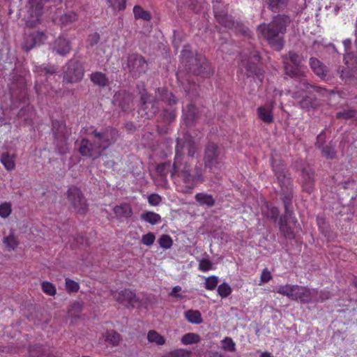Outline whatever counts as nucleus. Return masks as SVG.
Here are the masks:
<instances>
[{"label": "nucleus", "instance_id": "a211bd4d", "mask_svg": "<svg viewBox=\"0 0 357 357\" xmlns=\"http://www.w3.org/2000/svg\"><path fill=\"white\" fill-rule=\"evenodd\" d=\"M47 0H29L30 10H29L30 16L33 20L28 21L30 26H35L39 22L40 17L43 13V5Z\"/></svg>", "mask_w": 357, "mask_h": 357}, {"label": "nucleus", "instance_id": "a878e982", "mask_svg": "<svg viewBox=\"0 0 357 357\" xmlns=\"http://www.w3.org/2000/svg\"><path fill=\"white\" fill-rule=\"evenodd\" d=\"M183 111V116L188 121V123H194L199 117V111L192 103L188 104Z\"/></svg>", "mask_w": 357, "mask_h": 357}, {"label": "nucleus", "instance_id": "2f4dec72", "mask_svg": "<svg viewBox=\"0 0 357 357\" xmlns=\"http://www.w3.org/2000/svg\"><path fill=\"white\" fill-rule=\"evenodd\" d=\"M288 1L289 0H266L268 8L274 13L284 8L287 6Z\"/></svg>", "mask_w": 357, "mask_h": 357}, {"label": "nucleus", "instance_id": "4d7b16f0", "mask_svg": "<svg viewBox=\"0 0 357 357\" xmlns=\"http://www.w3.org/2000/svg\"><path fill=\"white\" fill-rule=\"evenodd\" d=\"M66 287L69 292H76L79 289V284L75 281L66 278Z\"/></svg>", "mask_w": 357, "mask_h": 357}, {"label": "nucleus", "instance_id": "69168bd1", "mask_svg": "<svg viewBox=\"0 0 357 357\" xmlns=\"http://www.w3.org/2000/svg\"><path fill=\"white\" fill-rule=\"evenodd\" d=\"M271 274L267 270V268L264 269L261 274V281L262 282H268L271 279Z\"/></svg>", "mask_w": 357, "mask_h": 357}, {"label": "nucleus", "instance_id": "a18cd8bd", "mask_svg": "<svg viewBox=\"0 0 357 357\" xmlns=\"http://www.w3.org/2000/svg\"><path fill=\"white\" fill-rule=\"evenodd\" d=\"M12 213V205L10 202H3L0 204V217L7 218Z\"/></svg>", "mask_w": 357, "mask_h": 357}, {"label": "nucleus", "instance_id": "ddd939ff", "mask_svg": "<svg viewBox=\"0 0 357 357\" xmlns=\"http://www.w3.org/2000/svg\"><path fill=\"white\" fill-rule=\"evenodd\" d=\"M68 197L72 206L77 213L84 214L86 212L88 208L86 201L83 197L81 191L78 188L75 187L69 188Z\"/></svg>", "mask_w": 357, "mask_h": 357}, {"label": "nucleus", "instance_id": "6ab92c4d", "mask_svg": "<svg viewBox=\"0 0 357 357\" xmlns=\"http://www.w3.org/2000/svg\"><path fill=\"white\" fill-rule=\"evenodd\" d=\"M178 142L181 144L179 148V155H181V156L184 158L190 159V158H192L197 151V148L194 142L190 139H185L184 142H183L181 139H178L176 148L178 146ZM190 160H192V159Z\"/></svg>", "mask_w": 357, "mask_h": 357}, {"label": "nucleus", "instance_id": "13d9d810", "mask_svg": "<svg viewBox=\"0 0 357 357\" xmlns=\"http://www.w3.org/2000/svg\"><path fill=\"white\" fill-rule=\"evenodd\" d=\"M213 268V264L208 259H202L199 263V269L203 272L208 271Z\"/></svg>", "mask_w": 357, "mask_h": 357}, {"label": "nucleus", "instance_id": "680f3d73", "mask_svg": "<svg viewBox=\"0 0 357 357\" xmlns=\"http://www.w3.org/2000/svg\"><path fill=\"white\" fill-rule=\"evenodd\" d=\"M82 310V305L79 302L73 303L70 308L68 310V313L70 316H73L75 314L81 312Z\"/></svg>", "mask_w": 357, "mask_h": 357}, {"label": "nucleus", "instance_id": "f3484780", "mask_svg": "<svg viewBox=\"0 0 357 357\" xmlns=\"http://www.w3.org/2000/svg\"><path fill=\"white\" fill-rule=\"evenodd\" d=\"M315 294L316 289L297 285L293 301H300L302 303H314Z\"/></svg>", "mask_w": 357, "mask_h": 357}, {"label": "nucleus", "instance_id": "39448f33", "mask_svg": "<svg viewBox=\"0 0 357 357\" xmlns=\"http://www.w3.org/2000/svg\"><path fill=\"white\" fill-rule=\"evenodd\" d=\"M272 167L281 188V199L284 207L287 208V207L291 206L292 204L293 192L291 178L289 176L285 165L282 162L273 159Z\"/></svg>", "mask_w": 357, "mask_h": 357}, {"label": "nucleus", "instance_id": "c85d7f7f", "mask_svg": "<svg viewBox=\"0 0 357 357\" xmlns=\"http://www.w3.org/2000/svg\"><path fill=\"white\" fill-rule=\"evenodd\" d=\"M297 285H292V284H285L280 286L276 290L275 292H277L279 294L286 296L289 299L293 300L294 296L295 294V291L296 289Z\"/></svg>", "mask_w": 357, "mask_h": 357}, {"label": "nucleus", "instance_id": "58836bf2", "mask_svg": "<svg viewBox=\"0 0 357 357\" xmlns=\"http://www.w3.org/2000/svg\"><path fill=\"white\" fill-rule=\"evenodd\" d=\"M192 352L184 349H177L166 353L162 357H190Z\"/></svg>", "mask_w": 357, "mask_h": 357}, {"label": "nucleus", "instance_id": "20e7f679", "mask_svg": "<svg viewBox=\"0 0 357 357\" xmlns=\"http://www.w3.org/2000/svg\"><path fill=\"white\" fill-rule=\"evenodd\" d=\"M181 59L186 70L193 75L207 77L213 73L208 61L204 57L195 56L189 46H185L183 49Z\"/></svg>", "mask_w": 357, "mask_h": 357}, {"label": "nucleus", "instance_id": "c9c22d12", "mask_svg": "<svg viewBox=\"0 0 357 357\" xmlns=\"http://www.w3.org/2000/svg\"><path fill=\"white\" fill-rule=\"evenodd\" d=\"M344 63L346 67L357 70V54L349 52L344 56Z\"/></svg>", "mask_w": 357, "mask_h": 357}, {"label": "nucleus", "instance_id": "e433bc0d", "mask_svg": "<svg viewBox=\"0 0 357 357\" xmlns=\"http://www.w3.org/2000/svg\"><path fill=\"white\" fill-rule=\"evenodd\" d=\"M213 13L216 20L222 17H225L227 15V8L221 2L216 1L213 3Z\"/></svg>", "mask_w": 357, "mask_h": 357}, {"label": "nucleus", "instance_id": "1a4fd4ad", "mask_svg": "<svg viewBox=\"0 0 357 357\" xmlns=\"http://www.w3.org/2000/svg\"><path fill=\"white\" fill-rule=\"evenodd\" d=\"M52 131L55 139L56 150L60 154H65L68 151L67 137L68 132L66 125L58 121L52 122Z\"/></svg>", "mask_w": 357, "mask_h": 357}, {"label": "nucleus", "instance_id": "4468645a", "mask_svg": "<svg viewBox=\"0 0 357 357\" xmlns=\"http://www.w3.org/2000/svg\"><path fill=\"white\" fill-rule=\"evenodd\" d=\"M84 76L82 66L77 61H70L64 72V79L69 83L79 82Z\"/></svg>", "mask_w": 357, "mask_h": 357}, {"label": "nucleus", "instance_id": "412c9836", "mask_svg": "<svg viewBox=\"0 0 357 357\" xmlns=\"http://www.w3.org/2000/svg\"><path fill=\"white\" fill-rule=\"evenodd\" d=\"M273 103H268L259 107L257 109L259 118L266 123H271L273 121Z\"/></svg>", "mask_w": 357, "mask_h": 357}, {"label": "nucleus", "instance_id": "9b49d317", "mask_svg": "<svg viewBox=\"0 0 357 357\" xmlns=\"http://www.w3.org/2000/svg\"><path fill=\"white\" fill-rule=\"evenodd\" d=\"M111 294L117 302L127 307H139L142 305V301L130 290L112 291Z\"/></svg>", "mask_w": 357, "mask_h": 357}, {"label": "nucleus", "instance_id": "37998d69", "mask_svg": "<svg viewBox=\"0 0 357 357\" xmlns=\"http://www.w3.org/2000/svg\"><path fill=\"white\" fill-rule=\"evenodd\" d=\"M222 349L234 352L236 351V344L231 337H226L222 341Z\"/></svg>", "mask_w": 357, "mask_h": 357}, {"label": "nucleus", "instance_id": "aec40b11", "mask_svg": "<svg viewBox=\"0 0 357 357\" xmlns=\"http://www.w3.org/2000/svg\"><path fill=\"white\" fill-rule=\"evenodd\" d=\"M337 73L340 79L347 84L357 85V70L348 67L339 66Z\"/></svg>", "mask_w": 357, "mask_h": 357}, {"label": "nucleus", "instance_id": "f03ea898", "mask_svg": "<svg viewBox=\"0 0 357 357\" xmlns=\"http://www.w3.org/2000/svg\"><path fill=\"white\" fill-rule=\"evenodd\" d=\"M118 131L107 128L102 131L94 130L89 134L92 139H83L79 146V153L93 160L98 158L102 152L114 144L118 138Z\"/></svg>", "mask_w": 357, "mask_h": 357}, {"label": "nucleus", "instance_id": "7c9ffc66", "mask_svg": "<svg viewBox=\"0 0 357 357\" xmlns=\"http://www.w3.org/2000/svg\"><path fill=\"white\" fill-rule=\"evenodd\" d=\"M113 211L118 218H128L132 213L130 206L126 204L115 206Z\"/></svg>", "mask_w": 357, "mask_h": 357}, {"label": "nucleus", "instance_id": "423d86ee", "mask_svg": "<svg viewBox=\"0 0 357 357\" xmlns=\"http://www.w3.org/2000/svg\"><path fill=\"white\" fill-rule=\"evenodd\" d=\"M299 66H292L288 63H284V68L285 74L290 77L295 79L299 82V88L301 90H309L312 89L313 91L319 94L321 96H327L329 93L328 90L325 88H322L318 86L312 85L309 84L305 79V73L298 68Z\"/></svg>", "mask_w": 357, "mask_h": 357}, {"label": "nucleus", "instance_id": "5fc2aeb1", "mask_svg": "<svg viewBox=\"0 0 357 357\" xmlns=\"http://www.w3.org/2000/svg\"><path fill=\"white\" fill-rule=\"evenodd\" d=\"M77 20V15L75 13H69L62 15L60 21L63 25H66Z\"/></svg>", "mask_w": 357, "mask_h": 357}, {"label": "nucleus", "instance_id": "79ce46f5", "mask_svg": "<svg viewBox=\"0 0 357 357\" xmlns=\"http://www.w3.org/2000/svg\"><path fill=\"white\" fill-rule=\"evenodd\" d=\"M188 84L185 86V92L190 97L195 98L199 96V86L195 83H190L188 79Z\"/></svg>", "mask_w": 357, "mask_h": 357}, {"label": "nucleus", "instance_id": "3c124183", "mask_svg": "<svg viewBox=\"0 0 357 357\" xmlns=\"http://www.w3.org/2000/svg\"><path fill=\"white\" fill-rule=\"evenodd\" d=\"M221 25L225 27L231 28L234 26V22L231 16L228 14L225 17H222L216 20Z\"/></svg>", "mask_w": 357, "mask_h": 357}, {"label": "nucleus", "instance_id": "338daca9", "mask_svg": "<svg viewBox=\"0 0 357 357\" xmlns=\"http://www.w3.org/2000/svg\"><path fill=\"white\" fill-rule=\"evenodd\" d=\"M100 36L97 33H93L89 36L88 41L91 45H94L98 43Z\"/></svg>", "mask_w": 357, "mask_h": 357}, {"label": "nucleus", "instance_id": "09e8293b", "mask_svg": "<svg viewBox=\"0 0 357 357\" xmlns=\"http://www.w3.org/2000/svg\"><path fill=\"white\" fill-rule=\"evenodd\" d=\"M217 291L218 294L222 298L227 297L231 293V289L230 286L226 282H223L220 284L218 287Z\"/></svg>", "mask_w": 357, "mask_h": 357}, {"label": "nucleus", "instance_id": "6e6d98bb", "mask_svg": "<svg viewBox=\"0 0 357 357\" xmlns=\"http://www.w3.org/2000/svg\"><path fill=\"white\" fill-rule=\"evenodd\" d=\"M288 58L294 66H300L301 65L303 58L297 53L289 52L288 54Z\"/></svg>", "mask_w": 357, "mask_h": 357}, {"label": "nucleus", "instance_id": "a19ab883", "mask_svg": "<svg viewBox=\"0 0 357 357\" xmlns=\"http://www.w3.org/2000/svg\"><path fill=\"white\" fill-rule=\"evenodd\" d=\"M34 72L38 74L39 76H43L45 75H52L55 73L56 69L54 66H36L34 68Z\"/></svg>", "mask_w": 357, "mask_h": 357}, {"label": "nucleus", "instance_id": "f704fd0d", "mask_svg": "<svg viewBox=\"0 0 357 357\" xmlns=\"http://www.w3.org/2000/svg\"><path fill=\"white\" fill-rule=\"evenodd\" d=\"M185 317L192 324H199L203 322L202 314L198 310H190L185 312Z\"/></svg>", "mask_w": 357, "mask_h": 357}, {"label": "nucleus", "instance_id": "de8ad7c7", "mask_svg": "<svg viewBox=\"0 0 357 357\" xmlns=\"http://www.w3.org/2000/svg\"><path fill=\"white\" fill-rule=\"evenodd\" d=\"M319 105L316 99L312 101V98L310 97H306L300 102L301 107L308 109L310 107H316Z\"/></svg>", "mask_w": 357, "mask_h": 357}, {"label": "nucleus", "instance_id": "473e14b6", "mask_svg": "<svg viewBox=\"0 0 357 357\" xmlns=\"http://www.w3.org/2000/svg\"><path fill=\"white\" fill-rule=\"evenodd\" d=\"M3 242L8 251L14 250L18 246V241L13 230L10 231L8 236L3 238Z\"/></svg>", "mask_w": 357, "mask_h": 357}, {"label": "nucleus", "instance_id": "49530a36", "mask_svg": "<svg viewBox=\"0 0 357 357\" xmlns=\"http://www.w3.org/2000/svg\"><path fill=\"white\" fill-rule=\"evenodd\" d=\"M218 278L215 275H212L206 278L204 282V287L208 290H214L218 284Z\"/></svg>", "mask_w": 357, "mask_h": 357}, {"label": "nucleus", "instance_id": "c756f323", "mask_svg": "<svg viewBox=\"0 0 357 357\" xmlns=\"http://www.w3.org/2000/svg\"><path fill=\"white\" fill-rule=\"evenodd\" d=\"M105 340L114 347L118 346L121 341V336L115 331H107L105 335Z\"/></svg>", "mask_w": 357, "mask_h": 357}, {"label": "nucleus", "instance_id": "b1692460", "mask_svg": "<svg viewBox=\"0 0 357 357\" xmlns=\"http://www.w3.org/2000/svg\"><path fill=\"white\" fill-rule=\"evenodd\" d=\"M54 50L60 55L67 54L70 50L69 41L63 37H59L55 41Z\"/></svg>", "mask_w": 357, "mask_h": 357}, {"label": "nucleus", "instance_id": "f8f14e48", "mask_svg": "<svg viewBox=\"0 0 357 357\" xmlns=\"http://www.w3.org/2000/svg\"><path fill=\"white\" fill-rule=\"evenodd\" d=\"M161 101L168 103L169 107L163 109L161 114L163 122L165 124H169L175 119V112L172 106L177 102V99L171 92L164 91L160 94Z\"/></svg>", "mask_w": 357, "mask_h": 357}, {"label": "nucleus", "instance_id": "603ef678", "mask_svg": "<svg viewBox=\"0 0 357 357\" xmlns=\"http://www.w3.org/2000/svg\"><path fill=\"white\" fill-rule=\"evenodd\" d=\"M109 6L114 10H123L126 8V0H107Z\"/></svg>", "mask_w": 357, "mask_h": 357}, {"label": "nucleus", "instance_id": "2eb2a0df", "mask_svg": "<svg viewBox=\"0 0 357 357\" xmlns=\"http://www.w3.org/2000/svg\"><path fill=\"white\" fill-rule=\"evenodd\" d=\"M147 67L146 61L137 54H131L128 57L127 63L124 65V68L135 74H140L145 72Z\"/></svg>", "mask_w": 357, "mask_h": 357}, {"label": "nucleus", "instance_id": "5701e85b", "mask_svg": "<svg viewBox=\"0 0 357 357\" xmlns=\"http://www.w3.org/2000/svg\"><path fill=\"white\" fill-rule=\"evenodd\" d=\"M303 188L305 191L311 193L314 187V173L311 169L302 170Z\"/></svg>", "mask_w": 357, "mask_h": 357}, {"label": "nucleus", "instance_id": "393cba45", "mask_svg": "<svg viewBox=\"0 0 357 357\" xmlns=\"http://www.w3.org/2000/svg\"><path fill=\"white\" fill-rule=\"evenodd\" d=\"M29 39L31 40V43H26L24 47L26 50H31L36 45H40L43 44L47 39L46 35L43 32H34L29 35Z\"/></svg>", "mask_w": 357, "mask_h": 357}, {"label": "nucleus", "instance_id": "864d4df0", "mask_svg": "<svg viewBox=\"0 0 357 357\" xmlns=\"http://www.w3.org/2000/svg\"><path fill=\"white\" fill-rule=\"evenodd\" d=\"M42 289L43 291L50 295V296H54L56 294V288L51 283V282H43L42 283Z\"/></svg>", "mask_w": 357, "mask_h": 357}, {"label": "nucleus", "instance_id": "bf43d9fd", "mask_svg": "<svg viewBox=\"0 0 357 357\" xmlns=\"http://www.w3.org/2000/svg\"><path fill=\"white\" fill-rule=\"evenodd\" d=\"M142 219L152 225L156 222V215L153 212H146L142 214Z\"/></svg>", "mask_w": 357, "mask_h": 357}, {"label": "nucleus", "instance_id": "0eeeda50", "mask_svg": "<svg viewBox=\"0 0 357 357\" xmlns=\"http://www.w3.org/2000/svg\"><path fill=\"white\" fill-rule=\"evenodd\" d=\"M224 153L222 149L215 144L208 143L205 148L204 162L206 168L213 171L222 167Z\"/></svg>", "mask_w": 357, "mask_h": 357}, {"label": "nucleus", "instance_id": "4c0bfd02", "mask_svg": "<svg viewBox=\"0 0 357 357\" xmlns=\"http://www.w3.org/2000/svg\"><path fill=\"white\" fill-rule=\"evenodd\" d=\"M133 13L136 19H142L146 21H149L151 18L150 13L144 10L139 6H135L133 8Z\"/></svg>", "mask_w": 357, "mask_h": 357}, {"label": "nucleus", "instance_id": "6e6552de", "mask_svg": "<svg viewBox=\"0 0 357 357\" xmlns=\"http://www.w3.org/2000/svg\"><path fill=\"white\" fill-rule=\"evenodd\" d=\"M300 229L299 225L294 213L291 209V206L284 208V214L280 220V230L286 238H294L295 230L296 231Z\"/></svg>", "mask_w": 357, "mask_h": 357}, {"label": "nucleus", "instance_id": "7ed1b4c3", "mask_svg": "<svg viewBox=\"0 0 357 357\" xmlns=\"http://www.w3.org/2000/svg\"><path fill=\"white\" fill-rule=\"evenodd\" d=\"M291 20L288 15H277L270 23H262L257 26L258 34L275 51H280L284 46V36Z\"/></svg>", "mask_w": 357, "mask_h": 357}, {"label": "nucleus", "instance_id": "cd10ccee", "mask_svg": "<svg viewBox=\"0 0 357 357\" xmlns=\"http://www.w3.org/2000/svg\"><path fill=\"white\" fill-rule=\"evenodd\" d=\"M15 155L8 153H3L0 158V161L8 171H12L15 167Z\"/></svg>", "mask_w": 357, "mask_h": 357}, {"label": "nucleus", "instance_id": "8fccbe9b", "mask_svg": "<svg viewBox=\"0 0 357 357\" xmlns=\"http://www.w3.org/2000/svg\"><path fill=\"white\" fill-rule=\"evenodd\" d=\"M158 243L162 248L169 249L172 247L173 241L169 235L164 234L160 237Z\"/></svg>", "mask_w": 357, "mask_h": 357}, {"label": "nucleus", "instance_id": "0e129e2a", "mask_svg": "<svg viewBox=\"0 0 357 357\" xmlns=\"http://www.w3.org/2000/svg\"><path fill=\"white\" fill-rule=\"evenodd\" d=\"M279 215V211L276 207H271L269 208V212L267 214L268 218L276 220Z\"/></svg>", "mask_w": 357, "mask_h": 357}, {"label": "nucleus", "instance_id": "ea45409f", "mask_svg": "<svg viewBox=\"0 0 357 357\" xmlns=\"http://www.w3.org/2000/svg\"><path fill=\"white\" fill-rule=\"evenodd\" d=\"M199 341H200L199 335L196 333H186L181 338V343L184 345L197 343Z\"/></svg>", "mask_w": 357, "mask_h": 357}, {"label": "nucleus", "instance_id": "4be33fe9", "mask_svg": "<svg viewBox=\"0 0 357 357\" xmlns=\"http://www.w3.org/2000/svg\"><path fill=\"white\" fill-rule=\"evenodd\" d=\"M310 66L312 70L321 79H324L327 75V68L319 59L314 57L310 59Z\"/></svg>", "mask_w": 357, "mask_h": 357}, {"label": "nucleus", "instance_id": "f257e3e1", "mask_svg": "<svg viewBox=\"0 0 357 357\" xmlns=\"http://www.w3.org/2000/svg\"><path fill=\"white\" fill-rule=\"evenodd\" d=\"M180 142L176 148V157L173 165L170 162H164L158 165V176H166L169 173L172 177L175 175L182 178L187 185H193L197 182L203 181L202 169L196 167L194 172H192L191 161L190 158H184L179 155Z\"/></svg>", "mask_w": 357, "mask_h": 357}, {"label": "nucleus", "instance_id": "dca6fc26", "mask_svg": "<svg viewBox=\"0 0 357 357\" xmlns=\"http://www.w3.org/2000/svg\"><path fill=\"white\" fill-rule=\"evenodd\" d=\"M326 136L323 132H321L317 137L316 146L321 150L324 157L326 159L333 160L336 157V151L335 150V144L330 142L328 144L324 145Z\"/></svg>", "mask_w": 357, "mask_h": 357}, {"label": "nucleus", "instance_id": "c03bdc74", "mask_svg": "<svg viewBox=\"0 0 357 357\" xmlns=\"http://www.w3.org/2000/svg\"><path fill=\"white\" fill-rule=\"evenodd\" d=\"M331 297V294L329 291L321 290L319 291L316 289V294L314 298V303L324 302Z\"/></svg>", "mask_w": 357, "mask_h": 357}, {"label": "nucleus", "instance_id": "72a5a7b5", "mask_svg": "<svg viewBox=\"0 0 357 357\" xmlns=\"http://www.w3.org/2000/svg\"><path fill=\"white\" fill-rule=\"evenodd\" d=\"M91 80L99 86H105L109 84L107 77L101 72H96L91 75Z\"/></svg>", "mask_w": 357, "mask_h": 357}, {"label": "nucleus", "instance_id": "9d476101", "mask_svg": "<svg viewBox=\"0 0 357 357\" xmlns=\"http://www.w3.org/2000/svg\"><path fill=\"white\" fill-rule=\"evenodd\" d=\"M259 61V55L257 51L250 52V56L244 53L241 56V66L245 68V73L248 77L256 76L261 81L263 75L257 66V62Z\"/></svg>", "mask_w": 357, "mask_h": 357}, {"label": "nucleus", "instance_id": "bb28decb", "mask_svg": "<svg viewBox=\"0 0 357 357\" xmlns=\"http://www.w3.org/2000/svg\"><path fill=\"white\" fill-rule=\"evenodd\" d=\"M195 198L200 206H205L208 208H211L215 204V199L209 194L199 192L195 195Z\"/></svg>", "mask_w": 357, "mask_h": 357}, {"label": "nucleus", "instance_id": "774afa93", "mask_svg": "<svg viewBox=\"0 0 357 357\" xmlns=\"http://www.w3.org/2000/svg\"><path fill=\"white\" fill-rule=\"evenodd\" d=\"M147 337L150 342H156V332L155 331H149Z\"/></svg>", "mask_w": 357, "mask_h": 357}, {"label": "nucleus", "instance_id": "052dcab7", "mask_svg": "<svg viewBox=\"0 0 357 357\" xmlns=\"http://www.w3.org/2000/svg\"><path fill=\"white\" fill-rule=\"evenodd\" d=\"M355 112L353 110H344L340 112H337L336 114V117L337 119H351L354 116Z\"/></svg>", "mask_w": 357, "mask_h": 357}, {"label": "nucleus", "instance_id": "e2e57ef3", "mask_svg": "<svg viewBox=\"0 0 357 357\" xmlns=\"http://www.w3.org/2000/svg\"><path fill=\"white\" fill-rule=\"evenodd\" d=\"M155 240L154 234L149 233L142 236V242L146 245H150L153 243Z\"/></svg>", "mask_w": 357, "mask_h": 357}]
</instances>
